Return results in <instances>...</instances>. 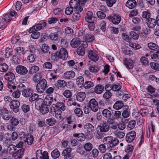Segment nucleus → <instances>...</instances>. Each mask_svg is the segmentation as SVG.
Masks as SVG:
<instances>
[{
	"instance_id": "obj_29",
	"label": "nucleus",
	"mask_w": 159,
	"mask_h": 159,
	"mask_svg": "<svg viewBox=\"0 0 159 159\" xmlns=\"http://www.w3.org/2000/svg\"><path fill=\"white\" fill-rule=\"evenodd\" d=\"M3 144L5 146L8 145L11 143V139L10 138V134L9 133H7L5 134L4 139L3 141Z\"/></svg>"
},
{
	"instance_id": "obj_23",
	"label": "nucleus",
	"mask_w": 159,
	"mask_h": 159,
	"mask_svg": "<svg viewBox=\"0 0 159 159\" xmlns=\"http://www.w3.org/2000/svg\"><path fill=\"white\" fill-rule=\"evenodd\" d=\"M25 149L21 148L14 153L13 154V157L16 159H19L21 158L23 156L24 154Z\"/></svg>"
},
{
	"instance_id": "obj_17",
	"label": "nucleus",
	"mask_w": 159,
	"mask_h": 159,
	"mask_svg": "<svg viewBox=\"0 0 159 159\" xmlns=\"http://www.w3.org/2000/svg\"><path fill=\"white\" fill-rule=\"evenodd\" d=\"M58 57L63 60H66L68 57V52L65 48H62L60 49L59 52H58Z\"/></svg>"
},
{
	"instance_id": "obj_4",
	"label": "nucleus",
	"mask_w": 159,
	"mask_h": 159,
	"mask_svg": "<svg viewBox=\"0 0 159 159\" xmlns=\"http://www.w3.org/2000/svg\"><path fill=\"white\" fill-rule=\"evenodd\" d=\"M47 85V82L45 79H43L40 80L36 86L37 93H43L45 90Z\"/></svg>"
},
{
	"instance_id": "obj_55",
	"label": "nucleus",
	"mask_w": 159,
	"mask_h": 159,
	"mask_svg": "<svg viewBox=\"0 0 159 159\" xmlns=\"http://www.w3.org/2000/svg\"><path fill=\"white\" fill-rule=\"evenodd\" d=\"M136 122L134 120H130L127 125V128L129 130H131L133 129L135 126Z\"/></svg>"
},
{
	"instance_id": "obj_20",
	"label": "nucleus",
	"mask_w": 159,
	"mask_h": 159,
	"mask_svg": "<svg viewBox=\"0 0 159 159\" xmlns=\"http://www.w3.org/2000/svg\"><path fill=\"white\" fill-rule=\"evenodd\" d=\"M84 129L88 135H91L94 133V128L90 123L85 124L84 126Z\"/></svg>"
},
{
	"instance_id": "obj_2",
	"label": "nucleus",
	"mask_w": 159,
	"mask_h": 159,
	"mask_svg": "<svg viewBox=\"0 0 159 159\" xmlns=\"http://www.w3.org/2000/svg\"><path fill=\"white\" fill-rule=\"evenodd\" d=\"M110 126L106 123H103L98 126L97 128V134L96 137L98 139H100L104 136V132L109 131Z\"/></svg>"
},
{
	"instance_id": "obj_6",
	"label": "nucleus",
	"mask_w": 159,
	"mask_h": 159,
	"mask_svg": "<svg viewBox=\"0 0 159 159\" xmlns=\"http://www.w3.org/2000/svg\"><path fill=\"white\" fill-rule=\"evenodd\" d=\"M35 157L31 159H49L47 151H44L43 152L42 150H38L35 153Z\"/></svg>"
},
{
	"instance_id": "obj_21",
	"label": "nucleus",
	"mask_w": 159,
	"mask_h": 159,
	"mask_svg": "<svg viewBox=\"0 0 159 159\" xmlns=\"http://www.w3.org/2000/svg\"><path fill=\"white\" fill-rule=\"evenodd\" d=\"M52 107L53 108L59 109L63 111L66 109V107L64 103L62 102H55V104L53 103Z\"/></svg>"
},
{
	"instance_id": "obj_43",
	"label": "nucleus",
	"mask_w": 159,
	"mask_h": 159,
	"mask_svg": "<svg viewBox=\"0 0 159 159\" xmlns=\"http://www.w3.org/2000/svg\"><path fill=\"white\" fill-rule=\"evenodd\" d=\"M148 46L150 49L152 50L157 51L159 50L158 46L154 43H149L148 44Z\"/></svg>"
},
{
	"instance_id": "obj_9",
	"label": "nucleus",
	"mask_w": 159,
	"mask_h": 159,
	"mask_svg": "<svg viewBox=\"0 0 159 159\" xmlns=\"http://www.w3.org/2000/svg\"><path fill=\"white\" fill-rule=\"evenodd\" d=\"M69 5L75 9L77 11L81 12L83 10V8L80 6V2L76 0H70L69 2Z\"/></svg>"
},
{
	"instance_id": "obj_45",
	"label": "nucleus",
	"mask_w": 159,
	"mask_h": 159,
	"mask_svg": "<svg viewBox=\"0 0 159 159\" xmlns=\"http://www.w3.org/2000/svg\"><path fill=\"white\" fill-rule=\"evenodd\" d=\"M104 88L102 85L98 84L97 85L95 88V92L98 94L101 93L104 90Z\"/></svg>"
},
{
	"instance_id": "obj_56",
	"label": "nucleus",
	"mask_w": 159,
	"mask_h": 159,
	"mask_svg": "<svg viewBox=\"0 0 159 159\" xmlns=\"http://www.w3.org/2000/svg\"><path fill=\"white\" fill-rule=\"evenodd\" d=\"M148 112V110L146 107H145L141 109L139 112L142 116H143L147 115Z\"/></svg>"
},
{
	"instance_id": "obj_41",
	"label": "nucleus",
	"mask_w": 159,
	"mask_h": 159,
	"mask_svg": "<svg viewBox=\"0 0 159 159\" xmlns=\"http://www.w3.org/2000/svg\"><path fill=\"white\" fill-rule=\"evenodd\" d=\"M121 114L120 111L117 110L115 111L112 115V118L114 120H118L121 117Z\"/></svg>"
},
{
	"instance_id": "obj_37",
	"label": "nucleus",
	"mask_w": 159,
	"mask_h": 159,
	"mask_svg": "<svg viewBox=\"0 0 159 159\" xmlns=\"http://www.w3.org/2000/svg\"><path fill=\"white\" fill-rule=\"evenodd\" d=\"M86 95L84 92H80L77 94L76 99L79 101L82 102L84 99Z\"/></svg>"
},
{
	"instance_id": "obj_42",
	"label": "nucleus",
	"mask_w": 159,
	"mask_h": 159,
	"mask_svg": "<svg viewBox=\"0 0 159 159\" xmlns=\"http://www.w3.org/2000/svg\"><path fill=\"white\" fill-rule=\"evenodd\" d=\"M31 32H30V29L29 31V32L30 33H32L31 34V37L34 39H38L40 35V33L37 30H33V31H31Z\"/></svg>"
},
{
	"instance_id": "obj_30",
	"label": "nucleus",
	"mask_w": 159,
	"mask_h": 159,
	"mask_svg": "<svg viewBox=\"0 0 159 159\" xmlns=\"http://www.w3.org/2000/svg\"><path fill=\"white\" fill-rule=\"evenodd\" d=\"M125 108H123L121 115L123 118H128L130 115L129 110L128 106H125Z\"/></svg>"
},
{
	"instance_id": "obj_34",
	"label": "nucleus",
	"mask_w": 159,
	"mask_h": 159,
	"mask_svg": "<svg viewBox=\"0 0 159 159\" xmlns=\"http://www.w3.org/2000/svg\"><path fill=\"white\" fill-rule=\"evenodd\" d=\"M15 75L12 72H9L6 74L4 75V78L7 80L9 81H12L15 78Z\"/></svg>"
},
{
	"instance_id": "obj_49",
	"label": "nucleus",
	"mask_w": 159,
	"mask_h": 159,
	"mask_svg": "<svg viewBox=\"0 0 159 159\" xmlns=\"http://www.w3.org/2000/svg\"><path fill=\"white\" fill-rule=\"evenodd\" d=\"M84 79L82 76H79L76 79V83L80 87L84 85Z\"/></svg>"
},
{
	"instance_id": "obj_33",
	"label": "nucleus",
	"mask_w": 159,
	"mask_h": 159,
	"mask_svg": "<svg viewBox=\"0 0 159 159\" xmlns=\"http://www.w3.org/2000/svg\"><path fill=\"white\" fill-rule=\"evenodd\" d=\"M48 38L49 39L53 42L59 41V36L58 34L56 33H51L49 35Z\"/></svg>"
},
{
	"instance_id": "obj_1",
	"label": "nucleus",
	"mask_w": 159,
	"mask_h": 159,
	"mask_svg": "<svg viewBox=\"0 0 159 159\" xmlns=\"http://www.w3.org/2000/svg\"><path fill=\"white\" fill-rule=\"evenodd\" d=\"M27 83L26 82H20L17 86L20 91L22 92V95L25 98H30L33 93V90L30 88H26Z\"/></svg>"
},
{
	"instance_id": "obj_16",
	"label": "nucleus",
	"mask_w": 159,
	"mask_h": 159,
	"mask_svg": "<svg viewBox=\"0 0 159 159\" xmlns=\"http://www.w3.org/2000/svg\"><path fill=\"white\" fill-rule=\"evenodd\" d=\"M136 133L134 131H132L128 133L126 136L125 140L128 143L132 142L135 139Z\"/></svg>"
},
{
	"instance_id": "obj_13",
	"label": "nucleus",
	"mask_w": 159,
	"mask_h": 159,
	"mask_svg": "<svg viewBox=\"0 0 159 159\" xmlns=\"http://www.w3.org/2000/svg\"><path fill=\"white\" fill-rule=\"evenodd\" d=\"M47 24L46 22H43L40 23L35 24L30 29V32L33 31V30H39L43 29Z\"/></svg>"
},
{
	"instance_id": "obj_24",
	"label": "nucleus",
	"mask_w": 159,
	"mask_h": 159,
	"mask_svg": "<svg viewBox=\"0 0 159 159\" xmlns=\"http://www.w3.org/2000/svg\"><path fill=\"white\" fill-rule=\"evenodd\" d=\"M123 63L126 67L129 69H132L134 67V61L132 60H127L126 58H124L123 60Z\"/></svg>"
},
{
	"instance_id": "obj_64",
	"label": "nucleus",
	"mask_w": 159,
	"mask_h": 159,
	"mask_svg": "<svg viewBox=\"0 0 159 159\" xmlns=\"http://www.w3.org/2000/svg\"><path fill=\"white\" fill-rule=\"evenodd\" d=\"M105 144V143L102 144L98 146V148L101 153H104L106 152L107 148Z\"/></svg>"
},
{
	"instance_id": "obj_57",
	"label": "nucleus",
	"mask_w": 159,
	"mask_h": 159,
	"mask_svg": "<svg viewBox=\"0 0 159 159\" xmlns=\"http://www.w3.org/2000/svg\"><path fill=\"white\" fill-rule=\"evenodd\" d=\"M27 60L30 62H33L36 59V56L33 53L29 54L27 57Z\"/></svg>"
},
{
	"instance_id": "obj_40",
	"label": "nucleus",
	"mask_w": 159,
	"mask_h": 159,
	"mask_svg": "<svg viewBox=\"0 0 159 159\" xmlns=\"http://www.w3.org/2000/svg\"><path fill=\"white\" fill-rule=\"evenodd\" d=\"M103 116L106 119H109L111 116V113L110 111L107 109H104L102 111Z\"/></svg>"
},
{
	"instance_id": "obj_61",
	"label": "nucleus",
	"mask_w": 159,
	"mask_h": 159,
	"mask_svg": "<svg viewBox=\"0 0 159 159\" xmlns=\"http://www.w3.org/2000/svg\"><path fill=\"white\" fill-rule=\"evenodd\" d=\"M141 16L143 18L147 20L150 18L151 13L148 11H143L142 13Z\"/></svg>"
},
{
	"instance_id": "obj_63",
	"label": "nucleus",
	"mask_w": 159,
	"mask_h": 159,
	"mask_svg": "<svg viewBox=\"0 0 159 159\" xmlns=\"http://www.w3.org/2000/svg\"><path fill=\"white\" fill-rule=\"evenodd\" d=\"M46 123L50 126H52L55 123V120L53 118H50L46 120Z\"/></svg>"
},
{
	"instance_id": "obj_46",
	"label": "nucleus",
	"mask_w": 159,
	"mask_h": 159,
	"mask_svg": "<svg viewBox=\"0 0 159 159\" xmlns=\"http://www.w3.org/2000/svg\"><path fill=\"white\" fill-rule=\"evenodd\" d=\"M129 45L135 50H138L141 48L140 45L137 43L131 42V41L129 42Z\"/></svg>"
},
{
	"instance_id": "obj_35",
	"label": "nucleus",
	"mask_w": 159,
	"mask_h": 159,
	"mask_svg": "<svg viewBox=\"0 0 159 159\" xmlns=\"http://www.w3.org/2000/svg\"><path fill=\"white\" fill-rule=\"evenodd\" d=\"M70 44L72 48H75L80 45V41L77 38H74L71 40Z\"/></svg>"
},
{
	"instance_id": "obj_38",
	"label": "nucleus",
	"mask_w": 159,
	"mask_h": 159,
	"mask_svg": "<svg viewBox=\"0 0 159 159\" xmlns=\"http://www.w3.org/2000/svg\"><path fill=\"white\" fill-rule=\"evenodd\" d=\"M51 155L52 158L56 159L60 156V153L57 149L55 148L51 152Z\"/></svg>"
},
{
	"instance_id": "obj_32",
	"label": "nucleus",
	"mask_w": 159,
	"mask_h": 159,
	"mask_svg": "<svg viewBox=\"0 0 159 159\" xmlns=\"http://www.w3.org/2000/svg\"><path fill=\"white\" fill-rule=\"evenodd\" d=\"M124 105L123 102L121 101H118L116 102L113 106L114 109L119 110L121 109Z\"/></svg>"
},
{
	"instance_id": "obj_59",
	"label": "nucleus",
	"mask_w": 159,
	"mask_h": 159,
	"mask_svg": "<svg viewBox=\"0 0 159 159\" xmlns=\"http://www.w3.org/2000/svg\"><path fill=\"white\" fill-rule=\"evenodd\" d=\"M122 52L124 54L130 56L133 55V54L132 51L124 48H122Z\"/></svg>"
},
{
	"instance_id": "obj_48",
	"label": "nucleus",
	"mask_w": 159,
	"mask_h": 159,
	"mask_svg": "<svg viewBox=\"0 0 159 159\" xmlns=\"http://www.w3.org/2000/svg\"><path fill=\"white\" fill-rule=\"evenodd\" d=\"M73 136L77 137V140L80 141H84L85 139V136L83 133L74 134H73Z\"/></svg>"
},
{
	"instance_id": "obj_39",
	"label": "nucleus",
	"mask_w": 159,
	"mask_h": 159,
	"mask_svg": "<svg viewBox=\"0 0 159 159\" xmlns=\"http://www.w3.org/2000/svg\"><path fill=\"white\" fill-rule=\"evenodd\" d=\"M25 48L22 47H18L15 48V52L16 54L19 55L24 54L25 53Z\"/></svg>"
},
{
	"instance_id": "obj_8",
	"label": "nucleus",
	"mask_w": 159,
	"mask_h": 159,
	"mask_svg": "<svg viewBox=\"0 0 159 159\" xmlns=\"http://www.w3.org/2000/svg\"><path fill=\"white\" fill-rule=\"evenodd\" d=\"M87 107L94 112L97 111L98 109V102L94 98L90 100L87 105Z\"/></svg>"
},
{
	"instance_id": "obj_58",
	"label": "nucleus",
	"mask_w": 159,
	"mask_h": 159,
	"mask_svg": "<svg viewBox=\"0 0 159 159\" xmlns=\"http://www.w3.org/2000/svg\"><path fill=\"white\" fill-rule=\"evenodd\" d=\"M76 52L79 55L83 56L85 53V49L82 47H79L76 49Z\"/></svg>"
},
{
	"instance_id": "obj_26",
	"label": "nucleus",
	"mask_w": 159,
	"mask_h": 159,
	"mask_svg": "<svg viewBox=\"0 0 159 159\" xmlns=\"http://www.w3.org/2000/svg\"><path fill=\"white\" fill-rule=\"evenodd\" d=\"M49 107L46 104H42L39 106V109L42 114H45L47 113L49 111Z\"/></svg>"
},
{
	"instance_id": "obj_60",
	"label": "nucleus",
	"mask_w": 159,
	"mask_h": 159,
	"mask_svg": "<svg viewBox=\"0 0 159 159\" xmlns=\"http://www.w3.org/2000/svg\"><path fill=\"white\" fill-rule=\"evenodd\" d=\"M39 70V68L37 66L34 65L31 66L30 67L29 72L33 74L36 73Z\"/></svg>"
},
{
	"instance_id": "obj_10",
	"label": "nucleus",
	"mask_w": 159,
	"mask_h": 159,
	"mask_svg": "<svg viewBox=\"0 0 159 159\" xmlns=\"http://www.w3.org/2000/svg\"><path fill=\"white\" fill-rule=\"evenodd\" d=\"M20 105V102L16 100H12L9 103V106L11 109L14 112L16 113L19 111V107Z\"/></svg>"
},
{
	"instance_id": "obj_12",
	"label": "nucleus",
	"mask_w": 159,
	"mask_h": 159,
	"mask_svg": "<svg viewBox=\"0 0 159 159\" xmlns=\"http://www.w3.org/2000/svg\"><path fill=\"white\" fill-rule=\"evenodd\" d=\"M0 117L5 120H8L11 118V112L6 108H4L0 111Z\"/></svg>"
},
{
	"instance_id": "obj_28",
	"label": "nucleus",
	"mask_w": 159,
	"mask_h": 159,
	"mask_svg": "<svg viewBox=\"0 0 159 159\" xmlns=\"http://www.w3.org/2000/svg\"><path fill=\"white\" fill-rule=\"evenodd\" d=\"M66 84V82L63 80H58L56 84L57 88L60 89H64Z\"/></svg>"
},
{
	"instance_id": "obj_31",
	"label": "nucleus",
	"mask_w": 159,
	"mask_h": 159,
	"mask_svg": "<svg viewBox=\"0 0 159 159\" xmlns=\"http://www.w3.org/2000/svg\"><path fill=\"white\" fill-rule=\"evenodd\" d=\"M34 138L32 135L29 133H27V136L26 139L24 141V142H26L29 145H31L33 143Z\"/></svg>"
},
{
	"instance_id": "obj_50",
	"label": "nucleus",
	"mask_w": 159,
	"mask_h": 159,
	"mask_svg": "<svg viewBox=\"0 0 159 159\" xmlns=\"http://www.w3.org/2000/svg\"><path fill=\"white\" fill-rule=\"evenodd\" d=\"M65 32L66 36H71L73 35V30L70 27H66L65 29Z\"/></svg>"
},
{
	"instance_id": "obj_54",
	"label": "nucleus",
	"mask_w": 159,
	"mask_h": 159,
	"mask_svg": "<svg viewBox=\"0 0 159 159\" xmlns=\"http://www.w3.org/2000/svg\"><path fill=\"white\" fill-rule=\"evenodd\" d=\"M55 112V116L57 119L60 120L61 118V111L60 109L53 108Z\"/></svg>"
},
{
	"instance_id": "obj_22",
	"label": "nucleus",
	"mask_w": 159,
	"mask_h": 159,
	"mask_svg": "<svg viewBox=\"0 0 159 159\" xmlns=\"http://www.w3.org/2000/svg\"><path fill=\"white\" fill-rule=\"evenodd\" d=\"M75 75V72L73 71L70 70L65 72L63 74V77L66 80H70L74 78Z\"/></svg>"
},
{
	"instance_id": "obj_5",
	"label": "nucleus",
	"mask_w": 159,
	"mask_h": 159,
	"mask_svg": "<svg viewBox=\"0 0 159 159\" xmlns=\"http://www.w3.org/2000/svg\"><path fill=\"white\" fill-rule=\"evenodd\" d=\"M97 18L95 16V11L93 13L91 11H88L85 14V20L88 23H95Z\"/></svg>"
},
{
	"instance_id": "obj_27",
	"label": "nucleus",
	"mask_w": 159,
	"mask_h": 159,
	"mask_svg": "<svg viewBox=\"0 0 159 159\" xmlns=\"http://www.w3.org/2000/svg\"><path fill=\"white\" fill-rule=\"evenodd\" d=\"M85 65V63L84 61H80L75 60V65L74 66V68L78 71H79L81 70Z\"/></svg>"
},
{
	"instance_id": "obj_36",
	"label": "nucleus",
	"mask_w": 159,
	"mask_h": 159,
	"mask_svg": "<svg viewBox=\"0 0 159 159\" xmlns=\"http://www.w3.org/2000/svg\"><path fill=\"white\" fill-rule=\"evenodd\" d=\"M136 2L135 0H128L126 3L125 5L128 8L132 9L136 5Z\"/></svg>"
},
{
	"instance_id": "obj_44",
	"label": "nucleus",
	"mask_w": 159,
	"mask_h": 159,
	"mask_svg": "<svg viewBox=\"0 0 159 159\" xmlns=\"http://www.w3.org/2000/svg\"><path fill=\"white\" fill-rule=\"evenodd\" d=\"M16 149V148L15 145L13 144H10L8 146L7 148V152L10 154H13Z\"/></svg>"
},
{
	"instance_id": "obj_3",
	"label": "nucleus",
	"mask_w": 159,
	"mask_h": 159,
	"mask_svg": "<svg viewBox=\"0 0 159 159\" xmlns=\"http://www.w3.org/2000/svg\"><path fill=\"white\" fill-rule=\"evenodd\" d=\"M103 142L106 144H107L109 147L108 148L109 150L112 149L114 147L119 143L118 139L113 138L112 136H109L104 137L102 140Z\"/></svg>"
},
{
	"instance_id": "obj_52",
	"label": "nucleus",
	"mask_w": 159,
	"mask_h": 159,
	"mask_svg": "<svg viewBox=\"0 0 159 159\" xmlns=\"http://www.w3.org/2000/svg\"><path fill=\"white\" fill-rule=\"evenodd\" d=\"M150 65L151 68L153 70L156 71L159 70V64L157 63L154 62H150Z\"/></svg>"
},
{
	"instance_id": "obj_62",
	"label": "nucleus",
	"mask_w": 159,
	"mask_h": 159,
	"mask_svg": "<svg viewBox=\"0 0 159 159\" xmlns=\"http://www.w3.org/2000/svg\"><path fill=\"white\" fill-rule=\"evenodd\" d=\"M10 123L13 125H17L19 123L18 118L12 117L10 120Z\"/></svg>"
},
{
	"instance_id": "obj_14",
	"label": "nucleus",
	"mask_w": 159,
	"mask_h": 159,
	"mask_svg": "<svg viewBox=\"0 0 159 159\" xmlns=\"http://www.w3.org/2000/svg\"><path fill=\"white\" fill-rule=\"evenodd\" d=\"M88 58L94 61H96L99 58V56L95 51L90 50L88 51Z\"/></svg>"
},
{
	"instance_id": "obj_53",
	"label": "nucleus",
	"mask_w": 159,
	"mask_h": 159,
	"mask_svg": "<svg viewBox=\"0 0 159 159\" xmlns=\"http://www.w3.org/2000/svg\"><path fill=\"white\" fill-rule=\"evenodd\" d=\"M84 148L86 151L89 152L93 148V145L90 143H87L84 145Z\"/></svg>"
},
{
	"instance_id": "obj_19",
	"label": "nucleus",
	"mask_w": 159,
	"mask_h": 159,
	"mask_svg": "<svg viewBox=\"0 0 159 159\" xmlns=\"http://www.w3.org/2000/svg\"><path fill=\"white\" fill-rule=\"evenodd\" d=\"M110 87V89H112L114 91H119L121 88V85L120 83H114L112 85L111 84H107L105 86V89L110 90V89H107Z\"/></svg>"
},
{
	"instance_id": "obj_11",
	"label": "nucleus",
	"mask_w": 159,
	"mask_h": 159,
	"mask_svg": "<svg viewBox=\"0 0 159 159\" xmlns=\"http://www.w3.org/2000/svg\"><path fill=\"white\" fill-rule=\"evenodd\" d=\"M57 102L56 99L55 98H53L52 95H47L43 100L44 103L48 106L51 105L52 102L55 104Z\"/></svg>"
},
{
	"instance_id": "obj_51",
	"label": "nucleus",
	"mask_w": 159,
	"mask_h": 159,
	"mask_svg": "<svg viewBox=\"0 0 159 159\" xmlns=\"http://www.w3.org/2000/svg\"><path fill=\"white\" fill-rule=\"evenodd\" d=\"M8 69V66L5 63L0 64V71L3 72H6Z\"/></svg>"
},
{
	"instance_id": "obj_47",
	"label": "nucleus",
	"mask_w": 159,
	"mask_h": 159,
	"mask_svg": "<svg viewBox=\"0 0 159 159\" xmlns=\"http://www.w3.org/2000/svg\"><path fill=\"white\" fill-rule=\"evenodd\" d=\"M74 112L75 115L79 117H81L83 116V112L82 109L79 108H76L74 110Z\"/></svg>"
},
{
	"instance_id": "obj_18",
	"label": "nucleus",
	"mask_w": 159,
	"mask_h": 159,
	"mask_svg": "<svg viewBox=\"0 0 159 159\" xmlns=\"http://www.w3.org/2000/svg\"><path fill=\"white\" fill-rule=\"evenodd\" d=\"M16 70L17 73L21 75H25L28 73V70L27 68L21 65L17 66L16 68Z\"/></svg>"
},
{
	"instance_id": "obj_25",
	"label": "nucleus",
	"mask_w": 159,
	"mask_h": 159,
	"mask_svg": "<svg viewBox=\"0 0 159 159\" xmlns=\"http://www.w3.org/2000/svg\"><path fill=\"white\" fill-rule=\"evenodd\" d=\"M145 22L147 26L150 28H154L156 25L155 19L151 17L147 20H146Z\"/></svg>"
},
{
	"instance_id": "obj_7",
	"label": "nucleus",
	"mask_w": 159,
	"mask_h": 159,
	"mask_svg": "<svg viewBox=\"0 0 159 159\" xmlns=\"http://www.w3.org/2000/svg\"><path fill=\"white\" fill-rule=\"evenodd\" d=\"M72 149L69 147L64 149L62 152V155L63 156L64 159H72L74 155L71 153Z\"/></svg>"
},
{
	"instance_id": "obj_15",
	"label": "nucleus",
	"mask_w": 159,
	"mask_h": 159,
	"mask_svg": "<svg viewBox=\"0 0 159 159\" xmlns=\"http://www.w3.org/2000/svg\"><path fill=\"white\" fill-rule=\"evenodd\" d=\"M107 18L110 20H111L112 22L114 24H118L121 20V18L119 15L115 14L113 15L109 16Z\"/></svg>"
}]
</instances>
